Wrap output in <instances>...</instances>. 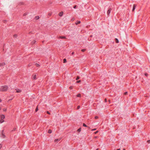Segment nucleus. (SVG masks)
Returning <instances> with one entry per match:
<instances>
[{
  "label": "nucleus",
  "mask_w": 150,
  "mask_h": 150,
  "mask_svg": "<svg viewBox=\"0 0 150 150\" xmlns=\"http://www.w3.org/2000/svg\"><path fill=\"white\" fill-rule=\"evenodd\" d=\"M8 88V86L4 85L0 86V91L5 92L7 91Z\"/></svg>",
  "instance_id": "obj_1"
},
{
  "label": "nucleus",
  "mask_w": 150,
  "mask_h": 150,
  "mask_svg": "<svg viewBox=\"0 0 150 150\" xmlns=\"http://www.w3.org/2000/svg\"><path fill=\"white\" fill-rule=\"evenodd\" d=\"M1 119H0V123H2L4 122V119L5 118V116L4 115H1L0 116Z\"/></svg>",
  "instance_id": "obj_2"
},
{
  "label": "nucleus",
  "mask_w": 150,
  "mask_h": 150,
  "mask_svg": "<svg viewBox=\"0 0 150 150\" xmlns=\"http://www.w3.org/2000/svg\"><path fill=\"white\" fill-rule=\"evenodd\" d=\"M112 10V9L111 8H110L107 11V14L108 15H109L111 11Z\"/></svg>",
  "instance_id": "obj_3"
},
{
  "label": "nucleus",
  "mask_w": 150,
  "mask_h": 150,
  "mask_svg": "<svg viewBox=\"0 0 150 150\" xmlns=\"http://www.w3.org/2000/svg\"><path fill=\"white\" fill-rule=\"evenodd\" d=\"M36 78V75L35 74H33L32 76V79H35Z\"/></svg>",
  "instance_id": "obj_4"
},
{
  "label": "nucleus",
  "mask_w": 150,
  "mask_h": 150,
  "mask_svg": "<svg viewBox=\"0 0 150 150\" xmlns=\"http://www.w3.org/2000/svg\"><path fill=\"white\" fill-rule=\"evenodd\" d=\"M3 132H4V131L2 130V137L3 138H4L5 137V136L4 135V133Z\"/></svg>",
  "instance_id": "obj_5"
},
{
  "label": "nucleus",
  "mask_w": 150,
  "mask_h": 150,
  "mask_svg": "<svg viewBox=\"0 0 150 150\" xmlns=\"http://www.w3.org/2000/svg\"><path fill=\"white\" fill-rule=\"evenodd\" d=\"M5 65L4 62H2V63H0V67L1 66H3Z\"/></svg>",
  "instance_id": "obj_6"
},
{
  "label": "nucleus",
  "mask_w": 150,
  "mask_h": 150,
  "mask_svg": "<svg viewBox=\"0 0 150 150\" xmlns=\"http://www.w3.org/2000/svg\"><path fill=\"white\" fill-rule=\"evenodd\" d=\"M36 42V41L35 40H33L31 43V44L32 45L34 44Z\"/></svg>",
  "instance_id": "obj_7"
},
{
  "label": "nucleus",
  "mask_w": 150,
  "mask_h": 150,
  "mask_svg": "<svg viewBox=\"0 0 150 150\" xmlns=\"http://www.w3.org/2000/svg\"><path fill=\"white\" fill-rule=\"evenodd\" d=\"M63 12L62 11H61L60 12L59 14V15L60 16H62L63 15Z\"/></svg>",
  "instance_id": "obj_8"
},
{
  "label": "nucleus",
  "mask_w": 150,
  "mask_h": 150,
  "mask_svg": "<svg viewBox=\"0 0 150 150\" xmlns=\"http://www.w3.org/2000/svg\"><path fill=\"white\" fill-rule=\"evenodd\" d=\"M136 6L135 4H134L133 7L132 11H134L135 8Z\"/></svg>",
  "instance_id": "obj_9"
},
{
  "label": "nucleus",
  "mask_w": 150,
  "mask_h": 150,
  "mask_svg": "<svg viewBox=\"0 0 150 150\" xmlns=\"http://www.w3.org/2000/svg\"><path fill=\"white\" fill-rule=\"evenodd\" d=\"M60 139H56L54 140V142H55L57 143L58 141H59L60 140Z\"/></svg>",
  "instance_id": "obj_10"
},
{
  "label": "nucleus",
  "mask_w": 150,
  "mask_h": 150,
  "mask_svg": "<svg viewBox=\"0 0 150 150\" xmlns=\"http://www.w3.org/2000/svg\"><path fill=\"white\" fill-rule=\"evenodd\" d=\"M59 38L62 39H66V38L65 36H60L59 37Z\"/></svg>",
  "instance_id": "obj_11"
},
{
  "label": "nucleus",
  "mask_w": 150,
  "mask_h": 150,
  "mask_svg": "<svg viewBox=\"0 0 150 150\" xmlns=\"http://www.w3.org/2000/svg\"><path fill=\"white\" fill-rule=\"evenodd\" d=\"M16 93H20L21 91L19 89H18L17 90L16 89Z\"/></svg>",
  "instance_id": "obj_12"
},
{
  "label": "nucleus",
  "mask_w": 150,
  "mask_h": 150,
  "mask_svg": "<svg viewBox=\"0 0 150 150\" xmlns=\"http://www.w3.org/2000/svg\"><path fill=\"white\" fill-rule=\"evenodd\" d=\"M115 42L116 43H118L119 42V41H118V40L117 39V38H115Z\"/></svg>",
  "instance_id": "obj_13"
},
{
  "label": "nucleus",
  "mask_w": 150,
  "mask_h": 150,
  "mask_svg": "<svg viewBox=\"0 0 150 150\" xmlns=\"http://www.w3.org/2000/svg\"><path fill=\"white\" fill-rule=\"evenodd\" d=\"M52 14V13L51 12H50L48 13V15L49 16H51Z\"/></svg>",
  "instance_id": "obj_14"
},
{
  "label": "nucleus",
  "mask_w": 150,
  "mask_h": 150,
  "mask_svg": "<svg viewBox=\"0 0 150 150\" xmlns=\"http://www.w3.org/2000/svg\"><path fill=\"white\" fill-rule=\"evenodd\" d=\"M52 132V131L51 129H49L48 131V133H51Z\"/></svg>",
  "instance_id": "obj_15"
},
{
  "label": "nucleus",
  "mask_w": 150,
  "mask_h": 150,
  "mask_svg": "<svg viewBox=\"0 0 150 150\" xmlns=\"http://www.w3.org/2000/svg\"><path fill=\"white\" fill-rule=\"evenodd\" d=\"M39 18V17L38 16H36L35 17V19L36 20L38 19Z\"/></svg>",
  "instance_id": "obj_16"
},
{
  "label": "nucleus",
  "mask_w": 150,
  "mask_h": 150,
  "mask_svg": "<svg viewBox=\"0 0 150 150\" xmlns=\"http://www.w3.org/2000/svg\"><path fill=\"white\" fill-rule=\"evenodd\" d=\"M35 65L37 67H39L40 66V65L39 64H38V63H36L35 64Z\"/></svg>",
  "instance_id": "obj_17"
},
{
  "label": "nucleus",
  "mask_w": 150,
  "mask_h": 150,
  "mask_svg": "<svg viewBox=\"0 0 150 150\" xmlns=\"http://www.w3.org/2000/svg\"><path fill=\"white\" fill-rule=\"evenodd\" d=\"M63 63H65L67 62V60L66 59H63Z\"/></svg>",
  "instance_id": "obj_18"
},
{
  "label": "nucleus",
  "mask_w": 150,
  "mask_h": 150,
  "mask_svg": "<svg viewBox=\"0 0 150 150\" xmlns=\"http://www.w3.org/2000/svg\"><path fill=\"white\" fill-rule=\"evenodd\" d=\"M77 97H81V94L80 93L78 94L77 95Z\"/></svg>",
  "instance_id": "obj_19"
},
{
  "label": "nucleus",
  "mask_w": 150,
  "mask_h": 150,
  "mask_svg": "<svg viewBox=\"0 0 150 150\" xmlns=\"http://www.w3.org/2000/svg\"><path fill=\"white\" fill-rule=\"evenodd\" d=\"M81 22L80 21H78L77 23H76V25H77L78 24H79Z\"/></svg>",
  "instance_id": "obj_20"
},
{
  "label": "nucleus",
  "mask_w": 150,
  "mask_h": 150,
  "mask_svg": "<svg viewBox=\"0 0 150 150\" xmlns=\"http://www.w3.org/2000/svg\"><path fill=\"white\" fill-rule=\"evenodd\" d=\"M80 79V77L79 76H77L76 79V80H78Z\"/></svg>",
  "instance_id": "obj_21"
},
{
  "label": "nucleus",
  "mask_w": 150,
  "mask_h": 150,
  "mask_svg": "<svg viewBox=\"0 0 150 150\" xmlns=\"http://www.w3.org/2000/svg\"><path fill=\"white\" fill-rule=\"evenodd\" d=\"M86 50L85 49H83L81 50V51L82 52H84L86 51Z\"/></svg>",
  "instance_id": "obj_22"
},
{
  "label": "nucleus",
  "mask_w": 150,
  "mask_h": 150,
  "mask_svg": "<svg viewBox=\"0 0 150 150\" xmlns=\"http://www.w3.org/2000/svg\"><path fill=\"white\" fill-rule=\"evenodd\" d=\"M83 126L85 127H87V126L85 123L83 124Z\"/></svg>",
  "instance_id": "obj_23"
},
{
  "label": "nucleus",
  "mask_w": 150,
  "mask_h": 150,
  "mask_svg": "<svg viewBox=\"0 0 150 150\" xmlns=\"http://www.w3.org/2000/svg\"><path fill=\"white\" fill-rule=\"evenodd\" d=\"M14 38H16L17 37V35L16 34H15L13 36Z\"/></svg>",
  "instance_id": "obj_24"
},
{
  "label": "nucleus",
  "mask_w": 150,
  "mask_h": 150,
  "mask_svg": "<svg viewBox=\"0 0 150 150\" xmlns=\"http://www.w3.org/2000/svg\"><path fill=\"white\" fill-rule=\"evenodd\" d=\"M38 110V107H37L35 109V111L36 112H37Z\"/></svg>",
  "instance_id": "obj_25"
},
{
  "label": "nucleus",
  "mask_w": 150,
  "mask_h": 150,
  "mask_svg": "<svg viewBox=\"0 0 150 150\" xmlns=\"http://www.w3.org/2000/svg\"><path fill=\"white\" fill-rule=\"evenodd\" d=\"M69 88L70 89H72L73 88V87L72 86H71L69 87Z\"/></svg>",
  "instance_id": "obj_26"
},
{
  "label": "nucleus",
  "mask_w": 150,
  "mask_h": 150,
  "mask_svg": "<svg viewBox=\"0 0 150 150\" xmlns=\"http://www.w3.org/2000/svg\"><path fill=\"white\" fill-rule=\"evenodd\" d=\"M127 93H128L127 92H125L124 93V95H126L127 94Z\"/></svg>",
  "instance_id": "obj_27"
},
{
  "label": "nucleus",
  "mask_w": 150,
  "mask_h": 150,
  "mask_svg": "<svg viewBox=\"0 0 150 150\" xmlns=\"http://www.w3.org/2000/svg\"><path fill=\"white\" fill-rule=\"evenodd\" d=\"M98 118V116H96L95 117V119H97Z\"/></svg>",
  "instance_id": "obj_28"
},
{
  "label": "nucleus",
  "mask_w": 150,
  "mask_h": 150,
  "mask_svg": "<svg viewBox=\"0 0 150 150\" xmlns=\"http://www.w3.org/2000/svg\"><path fill=\"white\" fill-rule=\"evenodd\" d=\"M81 130V128H79V129H78L77 130V131H78L79 132H80Z\"/></svg>",
  "instance_id": "obj_29"
},
{
  "label": "nucleus",
  "mask_w": 150,
  "mask_h": 150,
  "mask_svg": "<svg viewBox=\"0 0 150 150\" xmlns=\"http://www.w3.org/2000/svg\"><path fill=\"white\" fill-rule=\"evenodd\" d=\"M80 108V106L79 105H78L77 107V109H79Z\"/></svg>",
  "instance_id": "obj_30"
},
{
  "label": "nucleus",
  "mask_w": 150,
  "mask_h": 150,
  "mask_svg": "<svg viewBox=\"0 0 150 150\" xmlns=\"http://www.w3.org/2000/svg\"><path fill=\"white\" fill-rule=\"evenodd\" d=\"M27 15V13H24V14H23V16H25L26 15Z\"/></svg>",
  "instance_id": "obj_31"
},
{
  "label": "nucleus",
  "mask_w": 150,
  "mask_h": 150,
  "mask_svg": "<svg viewBox=\"0 0 150 150\" xmlns=\"http://www.w3.org/2000/svg\"><path fill=\"white\" fill-rule=\"evenodd\" d=\"M47 114H49V115H50V113L48 111H47Z\"/></svg>",
  "instance_id": "obj_32"
},
{
  "label": "nucleus",
  "mask_w": 150,
  "mask_h": 150,
  "mask_svg": "<svg viewBox=\"0 0 150 150\" xmlns=\"http://www.w3.org/2000/svg\"><path fill=\"white\" fill-rule=\"evenodd\" d=\"M147 142L148 143V144H150V140H148L147 141Z\"/></svg>",
  "instance_id": "obj_33"
},
{
  "label": "nucleus",
  "mask_w": 150,
  "mask_h": 150,
  "mask_svg": "<svg viewBox=\"0 0 150 150\" xmlns=\"http://www.w3.org/2000/svg\"><path fill=\"white\" fill-rule=\"evenodd\" d=\"M2 145L1 144H0V149H1L2 147Z\"/></svg>",
  "instance_id": "obj_34"
},
{
  "label": "nucleus",
  "mask_w": 150,
  "mask_h": 150,
  "mask_svg": "<svg viewBox=\"0 0 150 150\" xmlns=\"http://www.w3.org/2000/svg\"><path fill=\"white\" fill-rule=\"evenodd\" d=\"M80 82H81V81L80 80H79V81H77L76 82L77 83H79Z\"/></svg>",
  "instance_id": "obj_35"
},
{
  "label": "nucleus",
  "mask_w": 150,
  "mask_h": 150,
  "mask_svg": "<svg viewBox=\"0 0 150 150\" xmlns=\"http://www.w3.org/2000/svg\"><path fill=\"white\" fill-rule=\"evenodd\" d=\"M98 131H96V132H95L94 133L95 134H96L98 133Z\"/></svg>",
  "instance_id": "obj_36"
},
{
  "label": "nucleus",
  "mask_w": 150,
  "mask_h": 150,
  "mask_svg": "<svg viewBox=\"0 0 150 150\" xmlns=\"http://www.w3.org/2000/svg\"><path fill=\"white\" fill-rule=\"evenodd\" d=\"M3 110L4 111H6V109H5V108H4V109H3Z\"/></svg>",
  "instance_id": "obj_37"
},
{
  "label": "nucleus",
  "mask_w": 150,
  "mask_h": 150,
  "mask_svg": "<svg viewBox=\"0 0 150 150\" xmlns=\"http://www.w3.org/2000/svg\"><path fill=\"white\" fill-rule=\"evenodd\" d=\"M145 76H148V74L147 73H145Z\"/></svg>",
  "instance_id": "obj_38"
},
{
  "label": "nucleus",
  "mask_w": 150,
  "mask_h": 150,
  "mask_svg": "<svg viewBox=\"0 0 150 150\" xmlns=\"http://www.w3.org/2000/svg\"><path fill=\"white\" fill-rule=\"evenodd\" d=\"M76 5H75V6H74V8H76Z\"/></svg>",
  "instance_id": "obj_39"
},
{
  "label": "nucleus",
  "mask_w": 150,
  "mask_h": 150,
  "mask_svg": "<svg viewBox=\"0 0 150 150\" xmlns=\"http://www.w3.org/2000/svg\"><path fill=\"white\" fill-rule=\"evenodd\" d=\"M16 129V128H14L12 130V131H15Z\"/></svg>",
  "instance_id": "obj_40"
},
{
  "label": "nucleus",
  "mask_w": 150,
  "mask_h": 150,
  "mask_svg": "<svg viewBox=\"0 0 150 150\" xmlns=\"http://www.w3.org/2000/svg\"><path fill=\"white\" fill-rule=\"evenodd\" d=\"M104 101H105V103H106L107 102V99H106V98H105V99Z\"/></svg>",
  "instance_id": "obj_41"
},
{
  "label": "nucleus",
  "mask_w": 150,
  "mask_h": 150,
  "mask_svg": "<svg viewBox=\"0 0 150 150\" xmlns=\"http://www.w3.org/2000/svg\"><path fill=\"white\" fill-rule=\"evenodd\" d=\"M74 54V52H73L72 53H71V55H73Z\"/></svg>",
  "instance_id": "obj_42"
},
{
  "label": "nucleus",
  "mask_w": 150,
  "mask_h": 150,
  "mask_svg": "<svg viewBox=\"0 0 150 150\" xmlns=\"http://www.w3.org/2000/svg\"><path fill=\"white\" fill-rule=\"evenodd\" d=\"M96 130V129H94L92 130V131H94Z\"/></svg>",
  "instance_id": "obj_43"
},
{
  "label": "nucleus",
  "mask_w": 150,
  "mask_h": 150,
  "mask_svg": "<svg viewBox=\"0 0 150 150\" xmlns=\"http://www.w3.org/2000/svg\"><path fill=\"white\" fill-rule=\"evenodd\" d=\"M20 4H23V2H20Z\"/></svg>",
  "instance_id": "obj_44"
},
{
  "label": "nucleus",
  "mask_w": 150,
  "mask_h": 150,
  "mask_svg": "<svg viewBox=\"0 0 150 150\" xmlns=\"http://www.w3.org/2000/svg\"><path fill=\"white\" fill-rule=\"evenodd\" d=\"M94 138L96 139L97 138V136H95L94 137Z\"/></svg>",
  "instance_id": "obj_45"
},
{
  "label": "nucleus",
  "mask_w": 150,
  "mask_h": 150,
  "mask_svg": "<svg viewBox=\"0 0 150 150\" xmlns=\"http://www.w3.org/2000/svg\"><path fill=\"white\" fill-rule=\"evenodd\" d=\"M108 101V102L109 103H110V100H109Z\"/></svg>",
  "instance_id": "obj_46"
},
{
  "label": "nucleus",
  "mask_w": 150,
  "mask_h": 150,
  "mask_svg": "<svg viewBox=\"0 0 150 150\" xmlns=\"http://www.w3.org/2000/svg\"><path fill=\"white\" fill-rule=\"evenodd\" d=\"M1 101H2V100H1V98H0V102H1Z\"/></svg>",
  "instance_id": "obj_47"
},
{
  "label": "nucleus",
  "mask_w": 150,
  "mask_h": 150,
  "mask_svg": "<svg viewBox=\"0 0 150 150\" xmlns=\"http://www.w3.org/2000/svg\"><path fill=\"white\" fill-rule=\"evenodd\" d=\"M30 64H29L28 65V66L29 67H30Z\"/></svg>",
  "instance_id": "obj_48"
},
{
  "label": "nucleus",
  "mask_w": 150,
  "mask_h": 150,
  "mask_svg": "<svg viewBox=\"0 0 150 150\" xmlns=\"http://www.w3.org/2000/svg\"><path fill=\"white\" fill-rule=\"evenodd\" d=\"M120 149H117V150H120Z\"/></svg>",
  "instance_id": "obj_49"
},
{
  "label": "nucleus",
  "mask_w": 150,
  "mask_h": 150,
  "mask_svg": "<svg viewBox=\"0 0 150 150\" xmlns=\"http://www.w3.org/2000/svg\"><path fill=\"white\" fill-rule=\"evenodd\" d=\"M123 150H125V149H123Z\"/></svg>",
  "instance_id": "obj_50"
},
{
  "label": "nucleus",
  "mask_w": 150,
  "mask_h": 150,
  "mask_svg": "<svg viewBox=\"0 0 150 150\" xmlns=\"http://www.w3.org/2000/svg\"><path fill=\"white\" fill-rule=\"evenodd\" d=\"M98 149H96V150H98Z\"/></svg>",
  "instance_id": "obj_51"
}]
</instances>
